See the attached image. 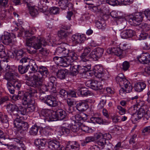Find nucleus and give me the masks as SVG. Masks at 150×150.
<instances>
[{
    "mask_svg": "<svg viewBox=\"0 0 150 150\" xmlns=\"http://www.w3.org/2000/svg\"><path fill=\"white\" fill-rule=\"evenodd\" d=\"M55 52L60 57H54V61L56 64L64 67H67L74 60L78 58L77 55L74 50H70L64 47H58Z\"/></svg>",
    "mask_w": 150,
    "mask_h": 150,
    "instance_id": "obj_1",
    "label": "nucleus"
},
{
    "mask_svg": "<svg viewBox=\"0 0 150 150\" xmlns=\"http://www.w3.org/2000/svg\"><path fill=\"white\" fill-rule=\"evenodd\" d=\"M26 38V45L29 47H32L35 49H38L40 48L42 46H45L47 45L49 40L46 41L44 38L40 36H31L28 35Z\"/></svg>",
    "mask_w": 150,
    "mask_h": 150,
    "instance_id": "obj_2",
    "label": "nucleus"
},
{
    "mask_svg": "<svg viewBox=\"0 0 150 150\" xmlns=\"http://www.w3.org/2000/svg\"><path fill=\"white\" fill-rule=\"evenodd\" d=\"M117 83L121 86L124 87V89L122 87L119 91L120 95L123 96L126 93H128L131 92L132 89V86L130 82L125 78L123 74L121 73L119 74L116 78Z\"/></svg>",
    "mask_w": 150,
    "mask_h": 150,
    "instance_id": "obj_3",
    "label": "nucleus"
},
{
    "mask_svg": "<svg viewBox=\"0 0 150 150\" xmlns=\"http://www.w3.org/2000/svg\"><path fill=\"white\" fill-rule=\"evenodd\" d=\"M5 69L6 73L4 79L6 80L14 79V78L19 77V75L17 72V68L15 66L7 65Z\"/></svg>",
    "mask_w": 150,
    "mask_h": 150,
    "instance_id": "obj_4",
    "label": "nucleus"
},
{
    "mask_svg": "<svg viewBox=\"0 0 150 150\" xmlns=\"http://www.w3.org/2000/svg\"><path fill=\"white\" fill-rule=\"evenodd\" d=\"M30 68L32 71L35 72L38 71L43 76L46 77L48 74V69L46 67L43 66L38 67L35 61L33 60L30 61Z\"/></svg>",
    "mask_w": 150,
    "mask_h": 150,
    "instance_id": "obj_5",
    "label": "nucleus"
},
{
    "mask_svg": "<svg viewBox=\"0 0 150 150\" xmlns=\"http://www.w3.org/2000/svg\"><path fill=\"white\" fill-rule=\"evenodd\" d=\"M16 36L14 34H11L8 33H4L0 38L1 41L4 44L8 45L13 44L16 42Z\"/></svg>",
    "mask_w": 150,
    "mask_h": 150,
    "instance_id": "obj_6",
    "label": "nucleus"
},
{
    "mask_svg": "<svg viewBox=\"0 0 150 150\" xmlns=\"http://www.w3.org/2000/svg\"><path fill=\"white\" fill-rule=\"evenodd\" d=\"M143 15L142 13H136L134 15L129 16V21L131 25L137 26L141 23L143 21Z\"/></svg>",
    "mask_w": 150,
    "mask_h": 150,
    "instance_id": "obj_7",
    "label": "nucleus"
},
{
    "mask_svg": "<svg viewBox=\"0 0 150 150\" xmlns=\"http://www.w3.org/2000/svg\"><path fill=\"white\" fill-rule=\"evenodd\" d=\"M33 77V79L32 81L26 82V84L28 86L41 88L43 86L42 78L36 74H34Z\"/></svg>",
    "mask_w": 150,
    "mask_h": 150,
    "instance_id": "obj_8",
    "label": "nucleus"
},
{
    "mask_svg": "<svg viewBox=\"0 0 150 150\" xmlns=\"http://www.w3.org/2000/svg\"><path fill=\"white\" fill-rule=\"evenodd\" d=\"M13 124L15 127L18 130H22L24 131H27L29 125L26 122L22 121L21 119L17 118L14 120Z\"/></svg>",
    "mask_w": 150,
    "mask_h": 150,
    "instance_id": "obj_9",
    "label": "nucleus"
},
{
    "mask_svg": "<svg viewBox=\"0 0 150 150\" xmlns=\"http://www.w3.org/2000/svg\"><path fill=\"white\" fill-rule=\"evenodd\" d=\"M53 110L48 109H42L41 111L40 116L45 122L53 121L52 118Z\"/></svg>",
    "mask_w": 150,
    "mask_h": 150,
    "instance_id": "obj_10",
    "label": "nucleus"
},
{
    "mask_svg": "<svg viewBox=\"0 0 150 150\" xmlns=\"http://www.w3.org/2000/svg\"><path fill=\"white\" fill-rule=\"evenodd\" d=\"M81 65L84 68L86 71H88L91 69V62L89 60L88 55L82 53L80 56Z\"/></svg>",
    "mask_w": 150,
    "mask_h": 150,
    "instance_id": "obj_11",
    "label": "nucleus"
},
{
    "mask_svg": "<svg viewBox=\"0 0 150 150\" xmlns=\"http://www.w3.org/2000/svg\"><path fill=\"white\" fill-rule=\"evenodd\" d=\"M52 118L53 119V121L57 120H62L64 119L66 116V113L62 109H59L55 111L53 110Z\"/></svg>",
    "mask_w": 150,
    "mask_h": 150,
    "instance_id": "obj_12",
    "label": "nucleus"
},
{
    "mask_svg": "<svg viewBox=\"0 0 150 150\" xmlns=\"http://www.w3.org/2000/svg\"><path fill=\"white\" fill-rule=\"evenodd\" d=\"M75 60L72 62L70 64H69L67 67L70 66V71L71 73L73 75H76L78 74L79 72H80L81 73L84 72V71H81V70H83L84 69V68L83 67L80 65H77L74 64L73 63V62H74Z\"/></svg>",
    "mask_w": 150,
    "mask_h": 150,
    "instance_id": "obj_13",
    "label": "nucleus"
},
{
    "mask_svg": "<svg viewBox=\"0 0 150 150\" xmlns=\"http://www.w3.org/2000/svg\"><path fill=\"white\" fill-rule=\"evenodd\" d=\"M103 52L104 50L103 48H96L90 53V57L94 60H97L102 56Z\"/></svg>",
    "mask_w": 150,
    "mask_h": 150,
    "instance_id": "obj_14",
    "label": "nucleus"
},
{
    "mask_svg": "<svg viewBox=\"0 0 150 150\" xmlns=\"http://www.w3.org/2000/svg\"><path fill=\"white\" fill-rule=\"evenodd\" d=\"M45 98V103L50 107H57L60 103L59 102L56 100L55 97L52 96H47Z\"/></svg>",
    "mask_w": 150,
    "mask_h": 150,
    "instance_id": "obj_15",
    "label": "nucleus"
},
{
    "mask_svg": "<svg viewBox=\"0 0 150 150\" xmlns=\"http://www.w3.org/2000/svg\"><path fill=\"white\" fill-rule=\"evenodd\" d=\"M101 134H97L95 142V146L100 150L104 149L106 144L105 140L101 137Z\"/></svg>",
    "mask_w": 150,
    "mask_h": 150,
    "instance_id": "obj_16",
    "label": "nucleus"
},
{
    "mask_svg": "<svg viewBox=\"0 0 150 150\" xmlns=\"http://www.w3.org/2000/svg\"><path fill=\"white\" fill-rule=\"evenodd\" d=\"M86 84L88 87L95 90H100L102 88L103 85L101 83L96 80L88 81L86 83Z\"/></svg>",
    "mask_w": 150,
    "mask_h": 150,
    "instance_id": "obj_17",
    "label": "nucleus"
},
{
    "mask_svg": "<svg viewBox=\"0 0 150 150\" xmlns=\"http://www.w3.org/2000/svg\"><path fill=\"white\" fill-rule=\"evenodd\" d=\"M95 76L98 78H101L104 76L103 72V68L100 64L95 65L92 69Z\"/></svg>",
    "mask_w": 150,
    "mask_h": 150,
    "instance_id": "obj_18",
    "label": "nucleus"
},
{
    "mask_svg": "<svg viewBox=\"0 0 150 150\" xmlns=\"http://www.w3.org/2000/svg\"><path fill=\"white\" fill-rule=\"evenodd\" d=\"M137 111L136 116H132L131 117L132 122L134 123H136L137 121L142 118L146 113L145 109L143 108H140Z\"/></svg>",
    "mask_w": 150,
    "mask_h": 150,
    "instance_id": "obj_19",
    "label": "nucleus"
},
{
    "mask_svg": "<svg viewBox=\"0 0 150 150\" xmlns=\"http://www.w3.org/2000/svg\"><path fill=\"white\" fill-rule=\"evenodd\" d=\"M62 147L59 142L53 140L50 142L48 144V150H62Z\"/></svg>",
    "mask_w": 150,
    "mask_h": 150,
    "instance_id": "obj_20",
    "label": "nucleus"
},
{
    "mask_svg": "<svg viewBox=\"0 0 150 150\" xmlns=\"http://www.w3.org/2000/svg\"><path fill=\"white\" fill-rule=\"evenodd\" d=\"M137 58L139 62L143 64H148L150 62V55L148 53H143Z\"/></svg>",
    "mask_w": 150,
    "mask_h": 150,
    "instance_id": "obj_21",
    "label": "nucleus"
},
{
    "mask_svg": "<svg viewBox=\"0 0 150 150\" xmlns=\"http://www.w3.org/2000/svg\"><path fill=\"white\" fill-rule=\"evenodd\" d=\"M56 79V78L54 76H51L49 78L50 82L48 83L47 85L46 86L48 91L54 93H55L57 92L54 84Z\"/></svg>",
    "mask_w": 150,
    "mask_h": 150,
    "instance_id": "obj_22",
    "label": "nucleus"
},
{
    "mask_svg": "<svg viewBox=\"0 0 150 150\" xmlns=\"http://www.w3.org/2000/svg\"><path fill=\"white\" fill-rule=\"evenodd\" d=\"M135 35V32L131 29L124 30L122 32L120 35L123 39H127L132 37Z\"/></svg>",
    "mask_w": 150,
    "mask_h": 150,
    "instance_id": "obj_23",
    "label": "nucleus"
},
{
    "mask_svg": "<svg viewBox=\"0 0 150 150\" xmlns=\"http://www.w3.org/2000/svg\"><path fill=\"white\" fill-rule=\"evenodd\" d=\"M80 145L76 141L69 142L67 143L66 150H79Z\"/></svg>",
    "mask_w": 150,
    "mask_h": 150,
    "instance_id": "obj_24",
    "label": "nucleus"
},
{
    "mask_svg": "<svg viewBox=\"0 0 150 150\" xmlns=\"http://www.w3.org/2000/svg\"><path fill=\"white\" fill-rule=\"evenodd\" d=\"M107 52L110 54H114L118 56L122 55L123 51L119 46L116 47L109 48L107 50Z\"/></svg>",
    "mask_w": 150,
    "mask_h": 150,
    "instance_id": "obj_25",
    "label": "nucleus"
},
{
    "mask_svg": "<svg viewBox=\"0 0 150 150\" xmlns=\"http://www.w3.org/2000/svg\"><path fill=\"white\" fill-rule=\"evenodd\" d=\"M26 110L25 108L22 106H19L18 108L16 113H14L13 114L15 117H14V118H19L21 119V115H24L26 113Z\"/></svg>",
    "mask_w": 150,
    "mask_h": 150,
    "instance_id": "obj_26",
    "label": "nucleus"
},
{
    "mask_svg": "<svg viewBox=\"0 0 150 150\" xmlns=\"http://www.w3.org/2000/svg\"><path fill=\"white\" fill-rule=\"evenodd\" d=\"M116 22L117 24L119 25L122 29L124 28L127 24V21L124 17L120 16L117 17Z\"/></svg>",
    "mask_w": 150,
    "mask_h": 150,
    "instance_id": "obj_27",
    "label": "nucleus"
},
{
    "mask_svg": "<svg viewBox=\"0 0 150 150\" xmlns=\"http://www.w3.org/2000/svg\"><path fill=\"white\" fill-rule=\"evenodd\" d=\"M21 100L22 103L24 105H26L27 104L31 102L32 100H34L33 98L26 93H25L21 97Z\"/></svg>",
    "mask_w": 150,
    "mask_h": 150,
    "instance_id": "obj_28",
    "label": "nucleus"
},
{
    "mask_svg": "<svg viewBox=\"0 0 150 150\" xmlns=\"http://www.w3.org/2000/svg\"><path fill=\"white\" fill-rule=\"evenodd\" d=\"M88 108V105L86 103L84 102H80L77 104L76 109L79 111H84Z\"/></svg>",
    "mask_w": 150,
    "mask_h": 150,
    "instance_id": "obj_29",
    "label": "nucleus"
},
{
    "mask_svg": "<svg viewBox=\"0 0 150 150\" xmlns=\"http://www.w3.org/2000/svg\"><path fill=\"white\" fill-rule=\"evenodd\" d=\"M6 108L8 111H10L12 113L11 114L12 115L13 117L14 118V117H15V116H14L13 113L17 112L18 109V106L14 104H9L7 105Z\"/></svg>",
    "mask_w": 150,
    "mask_h": 150,
    "instance_id": "obj_30",
    "label": "nucleus"
},
{
    "mask_svg": "<svg viewBox=\"0 0 150 150\" xmlns=\"http://www.w3.org/2000/svg\"><path fill=\"white\" fill-rule=\"evenodd\" d=\"M146 86L144 82H139L135 84L134 88L137 91L140 92L145 88Z\"/></svg>",
    "mask_w": 150,
    "mask_h": 150,
    "instance_id": "obj_31",
    "label": "nucleus"
},
{
    "mask_svg": "<svg viewBox=\"0 0 150 150\" xmlns=\"http://www.w3.org/2000/svg\"><path fill=\"white\" fill-rule=\"evenodd\" d=\"M75 120H74V122H79V121L81 120H84L86 119L87 116L86 114L83 113H80L79 114H76L74 117Z\"/></svg>",
    "mask_w": 150,
    "mask_h": 150,
    "instance_id": "obj_32",
    "label": "nucleus"
},
{
    "mask_svg": "<svg viewBox=\"0 0 150 150\" xmlns=\"http://www.w3.org/2000/svg\"><path fill=\"white\" fill-rule=\"evenodd\" d=\"M46 144V141L44 139H37L35 140L34 144L36 147L39 149H42Z\"/></svg>",
    "mask_w": 150,
    "mask_h": 150,
    "instance_id": "obj_33",
    "label": "nucleus"
},
{
    "mask_svg": "<svg viewBox=\"0 0 150 150\" xmlns=\"http://www.w3.org/2000/svg\"><path fill=\"white\" fill-rule=\"evenodd\" d=\"M29 86L27 88V91L25 93L33 98V97L35 96L36 94L37 93V91L34 87L31 86L30 87Z\"/></svg>",
    "mask_w": 150,
    "mask_h": 150,
    "instance_id": "obj_34",
    "label": "nucleus"
},
{
    "mask_svg": "<svg viewBox=\"0 0 150 150\" xmlns=\"http://www.w3.org/2000/svg\"><path fill=\"white\" fill-rule=\"evenodd\" d=\"M95 141V138L93 136L86 137L84 140L81 141V145L83 146H85L87 144L93 142Z\"/></svg>",
    "mask_w": 150,
    "mask_h": 150,
    "instance_id": "obj_35",
    "label": "nucleus"
},
{
    "mask_svg": "<svg viewBox=\"0 0 150 150\" xmlns=\"http://www.w3.org/2000/svg\"><path fill=\"white\" fill-rule=\"evenodd\" d=\"M67 73V71L66 69H61L59 70L57 74L58 78L60 79H63L65 78L66 75Z\"/></svg>",
    "mask_w": 150,
    "mask_h": 150,
    "instance_id": "obj_36",
    "label": "nucleus"
},
{
    "mask_svg": "<svg viewBox=\"0 0 150 150\" xmlns=\"http://www.w3.org/2000/svg\"><path fill=\"white\" fill-rule=\"evenodd\" d=\"M29 13L33 17L36 16L38 13V11L34 6L31 5L28 6V7Z\"/></svg>",
    "mask_w": 150,
    "mask_h": 150,
    "instance_id": "obj_37",
    "label": "nucleus"
},
{
    "mask_svg": "<svg viewBox=\"0 0 150 150\" xmlns=\"http://www.w3.org/2000/svg\"><path fill=\"white\" fill-rule=\"evenodd\" d=\"M8 80L12 81L13 86L14 88L19 89L21 87V81L16 79V78H14V79H8Z\"/></svg>",
    "mask_w": 150,
    "mask_h": 150,
    "instance_id": "obj_38",
    "label": "nucleus"
},
{
    "mask_svg": "<svg viewBox=\"0 0 150 150\" xmlns=\"http://www.w3.org/2000/svg\"><path fill=\"white\" fill-rule=\"evenodd\" d=\"M39 127L35 125L30 128L29 131V134L35 136L37 135Z\"/></svg>",
    "mask_w": 150,
    "mask_h": 150,
    "instance_id": "obj_39",
    "label": "nucleus"
},
{
    "mask_svg": "<svg viewBox=\"0 0 150 150\" xmlns=\"http://www.w3.org/2000/svg\"><path fill=\"white\" fill-rule=\"evenodd\" d=\"M137 135L134 134L129 139V143L130 144L132 145L134 149L138 148V144L136 143L135 139L137 137Z\"/></svg>",
    "mask_w": 150,
    "mask_h": 150,
    "instance_id": "obj_40",
    "label": "nucleus"
},
{
    "mask_svg": "<svg viewBox=\"0 0 150 150\" xmlns=\"http://www.w3.org/2000/svg\"><path fill=\"white\" fill-rule=\"evenodd\" d=\"M69 4L68 0H59L58 2L59 6L62 9H65Z\"/></svg>",
    "mask_w": 150,
    "mask_h": 150,
    "instance_id": "obj_41",
    "label": "nucleus"
},
{
    "mask_svg": "<svg viewBox=\"0 0 150 150\" xmlns=\"http://www.w3.org/2000/svg\"><path fill=\"white\" fill-rule=\"evenodd\" d=\"M96 25L97 28L99 29H104L106 26V24L105 21L101 20L98 21L96 23Z\"/></svg>",
    "mask_w": 150,
    "mask_h": 150,
    "instance_id": "obj_42",
    "label": "nucleus"
},
{
    "mask_svg": "<svg viewBox=\"0 0 150 150\" xmlns=\"http://www.w3.org/2000/svg\"><path fill=\"white\" fill-rule=\"evenodd\" d=\"M80 123L74 122V123H72L70 126L71 129L73 132H76L80 128Z\"/></svg>",
    "mask_w": 150,
    "mask_h": 150,
    "instance_id": "obj_43",
    "label": "nucleus"
},
{
    "mask_svg": "<svg viewBox=\"0 0 150 150\" xmlns=\"http://www.w3.org/2000/svg\"><path fill=\"white\" fill-rule=\"evenodd\" d=\"M101 100L98 104V107L99 109L103 108L106 102V97L105 96H103L101 98Z\"/></svg>",
    "mask_w": 150,
    "mask_h": 150,
    "instance_id": "obj_44",
    "label": "nucleus"
},
{
    "mask_svg": "<svg viewBox=\"0 0 150 150\" xmlns=\"http://www.w3.org/2000/svg\"><path fill=\"white\" fill-rule=\"evenodd\" d=\"M90 121L91 122L94 124H100L102 123L103 122V119L99 117H92L90 119Z\"/></svg>",
    "mask_w": 150,
    "mask_h": 150,
    "instance_id": "obj_45",
    "label": "nucleus"
},
{
    "mask_svg": "<svg viewBox=\"0 0 150 150\" xmlns=\"http://www.w3.org/2000/svg\"><path fill=\"white\" fill-rule=\"evenodd\" d=\"M137 107L136 105H134L129 108L128 110L129 113L132 116H136V112L137 111Z\"/></svg>",
    "mask_w": 150,
    "mask_h": 150,
    "instance_id": "obj_46",
    "label": "nucleus"
},
{
    "mask_svg": "<svg viewBox=\"0 0 150 150\" xmlns=\"http://www.w3.org/2000/svg\"><path fill=\"white\" fill-rule=\"evenodd\" d=\"M29 67V65L23 67L21 65L19 66L18 67V70L19 72L21 74H23L26 72L28 71Z\"/></svg>",
    "mask_w": 150,
    "mask_h": 150,
    "instance_id": "obj_47",
    "label": "nucleus"
},
{
    "mask_svg": "<svg viewBox=\"0 0 150 150\" xmlns=\"http://www.w3.org/2000/svg\"><path fill=\"white\" fill-rule=\"evenodd\" d=\"M37 30V28L34 27H31L29 30L26 31L25 33V37H28V35H31V34H35Z\"/></svg>",
    "mask_w": 150,
    "mask_h": 150,
    "instance_id": "obj_48",
    "label": "nucleus"
},
{
    "mask_svg": "<svg viewBox=\"0 0 150 150\" xmlns=\"http://www.w3.org/2000/svg\"><path fill=\"white\" fill-rule=\"evenodd\" d=\"M69 33L63 29H61L58 32V35L61 38H64L67 37Z\"/></svg>",
    "mask_w": 150,
    "mask_h": 150,
    "instance_id": "obj_49",
    "label": "nucleus"
},
{
    "mask_svg": "<svg viewBox=\"0 0 150 150\" xmlns=\"http://www.w3.org/2000/svg\"><path fill=\"white\" fill-rule=\"evenodd\" d=\"M35 102L34 100H32L31 102L27 104V110L30 112H32L34 111L35 110Z\"/></svg>",
    "mask_w": 150,
    "mask_h": 150,
    "instance_id": "obj_50",
    "label": "nucleus"
},
{
    "mask_svg": "<svg viewBox=\"0 0 150 150\" xmlns=\"http://www.w3.org/2000/svg\"><path fill=\"white\" fill-rule=\"evenodd\" d=\"M18 22L14 21L13 22V25L15 26V28H13V26H11V29L13 31H17L18 28L17 27L21 25L22 24V22L21 20H18Z\"/></svg>",
    "mask_w": 150,
    "mask_h": 150,
    "instance_id": "obj_51",
    "label": "nucleus"
},
{
    "mask_svg": "<svg viewBox=\"0 0 150 150\" xmlns=\"http://www.w3.org/2000/svg\"><path fill=\"white\" fill-rule=\"evenodd\" d=\"M0 121L3 123H7L8 121L7 115L0 112Z\"/></svg>",
    "mask_w": 150,
    "mask_h": 150,
    "instance_id": "obj_52",
    "label": "nucleus"
},
{
    "mask_svg": "<svg viewBox=\"0 0 150 150\" xmlns=\"http://www.w3.org/2000/svg\"><path fill=\"white\" fill-rule=\"evenodd\" d=\"M78 39V33L72 35L71 36V41L73 44L74 45H77L79 44Z\"/></svg>",
    "mask_w": 150,
    "mask_h": 150,
    "instance_id": "obj_53",
    "label": "nucleus"
},
{
    "mask_svg": "<svg viewBox=\"0 0 150 150\" xmlns=\"http://www.w3.org/2000/svg\"><path fill=\"white\" fill-rule=\"evenodd\" d=\"M60 132H61L60 134L59 135L61 136L63 134H69L70 132V129L64 127H62L60 128Z\"/></svg>",
    "mask_w": 150,
    "mask_h": 150,
    "instance_id": "obj_54",
    "label": "nucleus"
},
{
    "mask_svg": "<svg viewBox=\"0 0 150 150\" xmlns=\"http://www.w3.org/2000/svg\"><path fill=\"white\" fill-rule=\"evenodd\" d=\"M107 3L109 4L112 6H115L118 5H121L119 0H106Z\"/></svg>",
    "mask_w": 150,
    "mask_h": 150,
    "instance_id": "obj_55",
    "label": "nucleus"
},
{
    "mask_svg": "<svg viewBox=\"0 0 150 150\" xmlns=\"http://www.w3.org/2000/svg\"><path fill=\"white\" fill-rule=\"evenodd\" d=\"M47 1V0H41L40 1V4H39L40 8L42 9L44 11H46L47 8V6L46 5V3Z\"/></svg>",
    "mask_w": 150,
    "mask_h": 150,
    "instance_id": "obj_56",
    "label": "nucleus"
},
{
    "mask_svg": "<svg viewBox=\"0 0 150 150\" xmlns=\"http://www.w3.org/2000/svg\"><path fill=\"white\" fill-rule=\"evenodd\" d=\"M79 91L82 96H86L90 93L89 91L85 88H80L79 89Z\"/></svg>",
    "mask_w": 150,
    "mask_h": 150,
    "instance_id": "obj_57",
    "label": "nucleus"
},
{
    "mask_svg": "<svg viewBox=\"0 0 150 150\" xmlns=\"http://www.w3.org/2000/svg\"><path fill=\"white\" fill-rule=\"evenodd\" d=\"M50 13L52 14H57L59 13V9L57 7H52L50 8Z\"/></svg>",
    "mask_w": 150,
    "mask_h": 150,
    "instance_id": "obj_58",
    "label": "nucleus"
},
{
    "mask_svg": "<svg viewBox=\"0 0 150 150\" xmlns=\"http://www.w3.org/2000/svg\"><path fill=\"white\" fill-rule=\"evenodd\" d=\"M78 41L79 44L83 42L86 39V35L83 34L79 33H78Z\"/></svg>",
    "mask_w": 150,
    "mask_h": 150,
    "instance_id": "obj_59",
    "label": "nucleus"
},
{
    "mask_svg": "<svg viewBox=\"0 0 150 150\" xmlns=\"http://www.w3.org/2000/svg\"><path fill=\"white\" fill-rule=\"evenodd\" d=\"M4 47L2 44H0V57L4 58L6 56V52L4 51Z\"/></svg>",
    "mask_w": 150,
    "mask_h": 150,
    "instance_id": "obj_60",
    "label": "nucleus"
},
{
    "mask_svg": "<svg viewBox=\"0 0 150 150\" xmlns=\"http://www.w3.org/2000/svg\"><path fill=\"white\" fill-rule=\"evenodd\" d=\"M134 0H119L121 5H127L133 3Z\"/></svg>",
    "mask_w": 150,
    "mask_h": 150,
    "instance_id": "obj_61",
    "label": "nucleus"
},
{
    "mask_svg": "<svg viewBox=\"0 0 150 150\" xmlns=\"http://www.w3.org/2000/svg\"><path fill=\"white\" fill-rule=\"evenodd\" d=\"M140 27L144 31H148L150 30V25L146 23H142Z\"/></svg>",
    "mask_w": 150,
    "mask_h": 150,
    "instance_id": "obj_62",
    "label": "nucleus"
},
{
    "mask_svg": "<svg viewBox=\"0 0 150 150\" xmlns=\"http://www.w3.org/2000/svg\"><path fill=\"white\" fill-rule=\"evenodd\" d=\"M111 118L113 122L115 123L121 122V117L119 116L114 115Z\"/></svg>",
    "mask_w": 150,
    "mask_h": 150,
    "instance_id": "obj_63",
    "label": "nucleus"
},
{
    "mask_svg": "<svg viewBox=\"0 0 150 150\" xmlns=\"http://www.w3.org/2000/svg\"><path fill=\"white\" fill-rule=\"evenodd\" d=\"M98 134H101V137L104 139L105 141L106 140H109L111 139L112 138L111 135L109 133H105L104 134H102L101 133H99Z\"/></svg>",
    "mask_w": 150,
    "mask_h": 150,
    "instance_id": "obj_64",
    "label": "nucleus"
}]
</instances>
